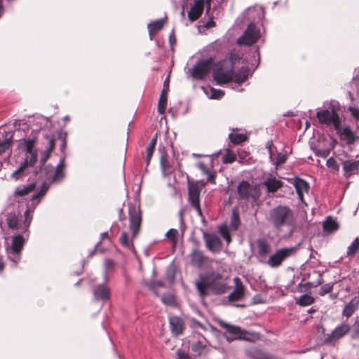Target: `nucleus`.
<instances>
[{
    "mask_svg": "<svg viewBox=\"0 0 359 359\" xmlns=\"http://www.w3.org/2000/svg\"><path fill=\"white\" fill-rule=\"evenodd\" d=\"M287 158L286 154L278 153L276 156V164L277 165H282L285 163Z\"/></svg>",
    "mask_w": 359,
    "mask_h": 359,
    "instance_id": "52",
    "label": "nucleus"
},
{
    "mask_svg": "<svg viewBox=\"0 0 359 359\" xmlns=\"http://www.w3.org/2000/svg\"><path fill=\"white\" fill-rule=\"evenodd\" d=\"M258 252L260 255H266L269 253L271 247L265 240L257 241Z\"/></svg>",
    "mask_w": 359,
    "mask_h": 359,
    "instance_id": "36",
    "label": "nucleus"
},
{
    "mask_svg": "<svg viewBox=\"0 0 359 359\" xmlns=\"http://www.w3.org/2000/svg\"><path fill=\"white\" fill-rule=\"evenodd\" d=\"M48 189V184L46 182H43L41 185L39 192L34 194L32 196L31 201L32 202H34L36 201V204H38L39 203L40 199L46 195Z\"/></svg>",
    "mask_w": 359,
    "mask_h": 359,
    "instance_id": "39",
    "label": "nucleus"
},
{
    "mask_svg": "<svg viewBox=\"0 0 359 359\" xmlns=\"http://www.w3.org/2000/svg\"><path fill=\"white\" fill-rule=\"evenodd\" d=\"M235 287L232 292L228 296V300L231 302H238L243 299L245 297V286L241 280L238 277L233 279Z\"/></svg>",
    "mask_w": 359,
    "mask_h": 359,
    "instance_id": "15",
    "label": "nucleus"
},
{
    "mask_svg": "<svg viewBox=\"0 0 359 359\" xmlns=\"http://www.w3.org/2000/svg\"><path fill=\"white\" fill-rule=\"evenodd\" d=\"M129 228L132 233V240L135 239L139 234L142 222V215L140 208L130 205L128 209Z\"/></svg>",
    "mask_w": 359,
    "mask_h": 359,
    "instance_id": "6",
    "label": "nucleus"
},
{
    "mask_svg": "<svg viewBox=\"0 0 359 359\" xmlns=\"http://www.w3.org/2000/svg\"><path fill=\"white\" fill-rule=\"evenodd\" d=\"M344 175L348 179L351 175L357 173L359 170V159L358 160H347L343 162Z\"/></svg>",
    "mask_w": 359,
    "mask_h": 359,
    "instance_id": "23",
    "label": "nucleus"
},
{
    "mask_svg": "<svg viewBox=\"0 0 359 359\" xmlns=\"http://www.w3.org/2000/svg\"><path fill=\"white\" fill-rule=\"evenodd\" d=\"M46 138L48 140V147H47L46 150L48 151V152H52L55 148V138L49 135H46Z\"/></svg>",
    "mask_w": 359,
    "mask_h": 359,
    "instance_id": "53",
    "label": "nucleus"
},
{
    "mask_svg": "<svg viewBox=\"0 0 359 359\" xmlns=\"http://www.w3.org/2000/svg\"><path fill=\"white\" fill-rule=\"evenodd\" d=\"M329 154L328 151H318V155L321 156L323 157H326Z\"/></svg>",
    "mask_w": 359,
    "mask_h": 359,
    "instance_id": "63",
    "label": "nucleus"
},
{
    "mask_svg": "<svg viewBox=\"0 0 359 359\" xmlns=\"http://www.w3.org/2000/svg\"><path fill=\"white\" fill-rule=\"evenodd\" d=\"M6 222L10 229H18L19 219L18 217L15 215V214H10L7 217Z\"/></svg>",
    "mask_w": 359,
    "mask_h": 359,
    "instance_id": "44",
    "label": "nucleus"
},
{
    "mask_svg": "<svg viewBox=\"0 0 359 359\" xmlns=\"http://www.w3.org/2000/svg\"><path fill=\"white\" fill-rule=\"evenodd\" d=\"M204 0H196L194 1L188 13V18L190 21H196L201 17L204 9Z\"/></svg>",
    "mask_w": 359,
    "mask_h": 359,
    "instance_id": "20",
    "label": "nucleus"
},
{
    "mask_svg": "<svg viewBox=\"0 0 359 359\" xmlns=\"http://www.w3.org/2000/svg\"><path fill=\"white\" fill-rule=\"evenodd\" d=\"M341 135H343L348 144H353L355 141V136L348 127L343 129Z\"/></svg>",
    "mask_w": 359,
    "mask_h": 359,
    "instance_id": "41",
    "label": "nucleus"
},
{
    "mask_svg": "<svg viewBox=\"0 0 359 359\" xmlns=\"http://www.w3.org/2000/svg\"><path fill=\"white\" fill-rule=\"evenodd\" d=\"M65 166V159L63 158L60 161L59 164L57 165V166L56 168V170L53 176V179H52L53 182H56L57 180H62L64 178V177H65V172H64Z\"/></svg>",
    "mask_w": 359,
    "mask_h": 359,
    "instance_id": "31",
    "label": "nucleus"
},
{
    "mask_svg": "<svg viewBox=\"0 0 359 359\" xmlns=\"http://www.w3.org/2000/svg\"><path fill=\"white\" fill-rule=\"evenodd\" d=\"M326 165L329 168H332L335 171H338L339 169V164L333 157H331L327 159Z\"/></svg>",
    "mask_w": 359,
    "mask_h": 359,
    "instance_id": "48",
    "label": "nucleus"
},
{
    "mask_svg": "<svg viewBox=\"0 0 359 359\" xmlns=\"http://www.w3.org/2000/svg\"><path fill=\"white\" fill-rule=\"evenodd\" d=\"M236 159V154L230 149H226V153L222 158V161L224 164L232 163Z\"/></svg>",
    "mask_w": 359,
    "mask_h": 359,
    "instance_id": "43",
    "label": "nucleus"
},
{
    "mask_svg": "<svg viewBox=\"0 0 359 359\" xmlns=\"http://www.w3.org/2000/svg\"><path fill=\"white\" fill-rule=\"evenodd\" d=\"M197 167L204 175H206L210 172L207 165L203 162H201V161L198 162L197 163Z\"/></svg>",
    "mask_w": 359,
    "mask_h": 359,
    "instance_id": "56",
    "label": "nucleus"
},
{
    "mask_svg": "<svg viewBox=\"0 0 359 359\" xmlns=\"http://www.w3.org/2000/svg\"><path fill=\"white\" fill-rule=\"evenodd\" d=\"M161 165L163 170H167L169 168V162L167 160L166 156H161Z\"/></svg>",
    "mask_w": 359,
    "mask_h": 359,
    "instance_id": "57",
    "label": "nucleus"
},
{
    "mask_svg": "<svg viewBox=\"0 0 359 359\" xmlns=\"http://www.w3.org/2000/svg\"><path fill=\"white\" fill-rule=\"evenodd\" d=\"M353 337H359V320L354 324V330L353 332Z\"/></svg>",
    "mask_w": 359,
    "mask_h": 359,
    "instance_id": "61",
    "label": "nucleus"
},
{
    "mask_svg": "<svg viewBox=\"0 0 359 359\" xmlns=\"http://www.w3.org/2000/svg\"><path fill=\"white\" fill-rule=\"evenodd\" d=\"M12 144V136L4 141H0V156L4 154H7L8 156H10L11 154Z\"/></svg>",
    "mask_w": 359,
    "mask_h": 359,
    "instance_id": "29",
    "label": "nucleus"
},
{
    "mask_svg": "<svg viewBox=\"0 0 359 359\" xmlns=\"http://www.w3.org/2000/svg\"><path fill=\"white\" fill-rule=\"evenodd\" d=\"M177 359H191V358L190 357V355L188 353H186L182 351L181 350H178L177 351Z\"/></svg>",
    "mask_w": 359,
    "mask_h": 359,
    "instance_id": "60",
    "label": "nucleus"
},
{
    "mask_svg": "<svg viewBox=\"0 0 359 359\" xmlns=\"http://www.w3.org/2000/svg\"><path fill=\"white\" fill-rule=\"evenodd\" d=\"M293 185L295 188L298 198L301 202H304V194H308L310 189L309 184L304 180L296 177Z\"/></svg>",
    "mask_w": 359,
    "mask_h": 359,
    "instance_id": "19",
    "label": "nucleus"
},
{
    "mask_svg": "<svg viewBox=\"0 0 359 359\" xmlns=\"http://www.w3.org/2000/svg\"><path fill=\"white\" fill-rule=\"evenodd\" d=\"M359 306V297L353 298L348 304H347L342 312L344 316L350 318L353 313L358 309Z\"/></svg>",
    "mask_w": 359,
    "mask_h": 359,
    "instance_id": "26",
    "label": "nucleus"
},
{
    "mask_svg": "<svg viewBox=\"0 0 359 359\" xmlns=\"http://www.w3.org/2000/svg\"><path fill=\"white\" fill-rule=\"evenodd\" d=\"M223 327L226 329L228 333L233 335L235 339H248L246 337L247 332L242 330L241 327L228 324H224Z\"/></svg>",
    "mask_w": 359,
    "mask_h": 359,
    "instance_id": "24",
    "label": "nucleus"
},
{
    "mask_svg": "<svg viewBox=\"0 0 359 359\" xmlns=\"http://www.w3.org/2000/svg\"><path fill=\"white\" fill-rule=\"evenodd\" d=\"M94 299L96 301L105 302L111 297V289L105 283L96 285L93 290Z\"/></svg>",
    "mask_w": 359,
    "mask_h": 359,
    "instance_id": "16",
    "label": "nucleus"
},
{
    "mask_svg": "<svg viewBox=\"0 0 359 359\" xmlns=\"http://www.w3.org/2000/svg\"><path fill=\"white\" fill-rule=\"evenodd\" d=\"M25 243V239L20 234L13 237L11 243V253L14 256L11 259L15 263L16 266L20 259V254Z\"/></svg>",
    "mask_w": 359,
    "mask_h": 359,
    "instance_id": "11",
    "label": "nucleus"
},
{
    "mask_svg": "<svg viewBox=\"0 0 359 359\" xmlns=\"http://www.w3.org/2000/svg\"><path fill=\"white\" fill-rule=\"evenodd\" d=\"M252 359H276L271 355L263 353L259 351H256L250 354Z\"/></svg>",
    "mask_w": 359,
    "mask_h": 359,
    "instance_id": "45",
    "label": "nucleus"
},
{
    "mask_svg": "<svg viewBox=\"0 0 359 359\" xmlns=\"http://www.w3.org/2000/svg\"><path fill=\"white\" fill-rule=\"evenodd\" d=\"M315 302V298L308 294H302L296 300V304L301 306H307Z\"/></svg>",
    "mask_w": 359,
    "mask_h": 359,
    "instance_id": "32",
    "label": "nucleus"
},
{
    "mask_svg": "<svg viewBox=\"0 0 359 359\" xmlns=\"http://www.w3.org/2000/svg\"><path fill=\"white\" fill-rule=\"evenodd\" d=\"M239 60L238 53H231L228 57L214 64L212 77L217 85L223 86L232 81L234 65Z\"/></svg>",
    "mask_w": 359,
    "mask_h": 359,
    "instance_id": "2",
    "label": "nucleus"
},
{
    "mask_svg": "<svg viewBox=\"0 0 359 359\" xmlns=\"http://www.w3.org/2000/svg\"><path fill=\"white\" fill-rule=\"evenodd\" d=\"M295 252L296 249L293 247L279 249L269 257L267 264L273 268L278 267Z\"/></svg>",
    "mask_w": 359,
    "mask_h": 359,
    "instance_id": "9",
    "label": "nucleus"
},
{
    "mask_svg": "<svg viewBox=\"0 0 359 359\" xmlns=\"http://www.w3.org/2000/svg\"><path fill=\"white\" fill-rule=\"evenodd\" d=\"M359 250V238H355L351 245L348 247L346 255L347 257H353Z\"/></svg>",
    "mask_w": 359,
    "mask_h": 359,
    "instance_id": "35",
    "label": "nucleus"
},
{
    "mask_svg": "<svg viewBox=\"0 0 359 359\" xmlns=\"http://www.w3.org/2000/svg\"><path fill=\"white\" fill-rule=\"evenodd\" d=\"M200 193L201 190L198 182H189L188 194L189 201L191 206L196 210L200 217H203L202 210L200 205Z\"/></svg>",
    "mask_w": 359,
    "mask_h": 359,
    "instance_id": "10",
    "label": "nucleus"
},
{
    "mask_svg": "<svg viewBox=\"0 0 359 359\" xmlns=\"http://www.w3.org/2000/svg\"><path fill=\"white\" fill-rule=\"evenodd\" d=\"M333 289V285L330 283L325 284L323 285L319 291V294L320 296H324L326 294H328L332 292Z\"/></svg>",
    "mask_w": 359,
    "mask_h": 359,
    "instance_id": "47",
    "label": "nucleus"
},
{
    "mask_svg": "<svg viewBox=\"0 0 359 359\" xmlns=\"http://www.w3.org/2000/svg\"><path fill=\"white\" fill-rule=\"evenodd\" d=\"M229 138L233 144H240L247 140V136L242 133H230Z\"/></svg>",
    "mask_w": 359,
    "mask_h": 359,
    "instance_id": "34",
    "label": "nucleus"
},
{
    "mask_svg": "<svg viewBox=\"0 0 359 359\" xmlns=\"http://www.w3.org/2000/svg\"><path fill=\"white\" fill-rule=\"evenodd\" d=\"M51 153L52 152H48V151L47 150L45 151L44 154H43L40 160V164L42 166L46 163L47 160L49 158Z\"/></svg>",
    "mask_w": 359,
    "mask_h": 359,
    "instance_id": "59",
    "label": "nucleus"
},
{
    "mask_svg": "<svg viewBox=\"0 0 359 359\" xmlns=\"http://www.w3.org/2000/svg\"><path fill=\"white\" fill-rule=\"evenodd\" d=\"M206 175L208 176V178H207L208 182H210L212 184H216V173L215 172H209L208 174H206Z\"/></svg>",
    "mask_w": 359,
    "mask_h": 359,
    "instance_id": "58",
    "label": "nucleus"
},
{
    "mask_svg": "<svg viewBox=\"0 0 359 359\" xmlns=\"http://www.w3.org/2000/svg\"><path fill=\"white\" fill-rule=\"evenodd\" d=\"M34 144H35L34 139L24 140L25 150L26 153L37 152V151L34 149Z\"/></svg>",
    "mask_w": 359,
    "mask_h": 359,
    "instance_id": "46",
    "label": "nucleus"
},
{
    "mask_svg": "<svg viewBox=\"0 0 359 359\" xmlns=\"http://www.w3.org/2000/svg\"><path fill=\"white\" fill-rule=\"evenodd\" d=\"M195 285L202 298L208 295V290L214 294L219 295L226 293L230 288L222 276L215 273L200 275Z\"/></svg>",
    "mask_w": 359,
    "mask_h": 359,
    "instance_id": "1",
    "label": "nucleus"
},
{
    "mask_svg": "<svg viewBox=\"0 0 359 359\" xmlns=\"http://www.w3.org/2000/svg\"><path fill=\"white\" fill-rule=\"evenodd\" d=\"M170 325L172 332L175 336L182 334L183 322L180 318L177 316L171 317L170 318Z\"/></svg>",
    "mask_w": 359,
    "mask_h": 359,
    "instance_id": "25",
    "label": "nucleus"
},
{
    "mask_svg": "<svg viewBox=\"0 0 359 359\" xmlns=\"http://www.w3.org/2000/svg\"><path fill=\"white\" fill-rule=\"evenodd\" d=\"M170 78L168 76L163 82V88L161 90L158 103V112L163 114L165 111L168 101V93L169 90Z\"/></svg>",
    "mask_w": 359,
    "mask_h": 359,
    "instance_id": "17",
    "label": "nucleus"
},
{
    "mask_svg": "<svg viewBox=\"0 0 359 359\" xmlns=\"http://www.w3.org/2000/svg\"><path fill=\"white\" fill-rule=\"evenodd\" d=\"M120 243L125 248L129 249V250H134L135 247L132 241H129V237L128 233L126 231H123L121 234L120 238Z\"/></svg>",
    "mask_w": 359,
    "mask_h": 359,
    "instance_id": "38",
    "label": "nucleus"
},
{
    "mask_svg": "<svg viewBox=\"0 0 359 359\" xmlns=\"http://www.w3.org/2000/svg\"><path fill=\"white\" fill-rule=\"evenodd\" d=\"M203 237L208 250L219 252L221 250L222 242L217 235L203 231Z\"/></svg>",
    "mask_w": 359,
    "mask_h": 359,
    "instance_id": "13",
    "label": "nucleus"
},
{
    "mask_svg": "<svg viewBox=\"0 0 359 359\" xmlns=\"http://www.w3.org/2000/svg\"><path fill=\"white\" fill-rule=\"evenodd\" d=\"M38 153H26L24 161L20 167L11 174V177L19 180L29 173V168L33 167L37 161Z\"/></svg>",
    "mask_w": 359,
    "mask_h": 359,
    "instance_id": "5",
    "label": "nucleus"
},
{
    "mask_svg": "<svg viewBox=\"0 0 359 359\" xmlns=\"http://www.w3.org/2000/svg\"><path fill=\"white\" fill-rule=\"evenodd\" d=\"M165 236L172 244L173 248H175L178 240V231L175 229H170Z\"/></svg>",
    "mask_w": 359,
    "mask_h": 359,
    "instance_id": "42",
    "label": "nucleus"
},
{
    "mask_svg": "<svg viewBox=\"0 0 359 359\" xmlns=\"http://www.w3.org/2000/svg\"><path fill=\"white\" fill-rule=\"evenodd\" d=\"M215 22L212 20L211 21H209L208 22H207L205 27H208V28H210V27H215Z\"/></svg>",
    "mask_w": 359,
    "mask_h": 359,
    "instance_id": "64",
    "label": "nucleus"
},
{
    "mask_svg": "<svg viewBox=\"0 0 359 359\" xmlns=\"http://www.w3.org/2000/svg\"><path fill=\"white\" fill-rule=\"evenodd\" d=\"M24 216H25V221H24V223H25V225L26 226V228L27 229H28L31 222H32V217L30 215V210L29 209H27L25 213H24Z\"/></svg>",
    "mask_w": 359,
    "mask_h": 359,
    "instance_id": "55",
    "label": "nucleus"
},
{
    "mask_svg": "<svg viewBox=\"0 0 359 359\" xmlns=\"http://www.w3.org/2000/svg\"><path fill=\"white\" fill-rule=\"evenodd\" d=\"M237 192L242 199H248L251 197L254 200H256L259 196L256 192V189H253L250 183L245 180L238 184Z\"/></svg>",
    "mask_w": 359,
    "mask_h": 359,
    "instance_id": "12",
    "label": "nucleus"
},
{
    "mask_svg": "<svg viewBox=\"0 0 359 359\" xmlns=\"http://www.w3.org/2000/svg\"><path fill=\"white\" fill-rule=\"evenodd\" d=\"M36 188V182H32L26 186L18 187L13 193L15 197H24L29 194Z\"/></svg>",
    "mask_w": 359,
    "mask_h": 359,
    "instance_id": "27",
    "label": "nucleus"
},
{
    "mask_svg": "<svg viewBox=\"0 0 359 359\" xmlns=\"http://www.w3.org/2000/svg\"><path fill=\"white\" fill-rule=\"evenodd\" d=\"M165 22V20L164 19H159L148 25V29L151 39H152L154 34H156L163 28Z\"/></svg>",
    "mask_w": 359,
    "mask_h": 359,
    "instance_id": "28",
    "label": "nucleus"
},
{
    "mask_svg": "<svg viewBox=\"0 0 359 359\" xmlns=\"http://www.w3.org/2000/svg\"><path fill=\"white\" fill-rule=\"evenodd\" d=\"M268 194H274L283 186V182L275 177L270 175L263 182Z\"/></svg>",
    "mask_w": 359,
    "mask_h": 359,
    "instance_id": "21",
    "label": "nucleus"
},
{
    "mask_svg": "<svg viewBox=\"0 0 359 359\" xmlns=\"http://www.w3.org/2000/svg\"><path fill=\"white\" fill-rule=\"evenodd\" d=\"M208 341L205 338L199 334V338L197 341L191 344V351L197 355L200 356L204 353H208Z\"/></svg>",
    "mask_w": 359,
    "mask_h": 359,
    "instance_id": "22",
    "label": "nucleus"
},
{
    "mask_svg": "<svg viewBox=\"0 0 359 359\" xmlns=\"http://www.w3.org/2000/svg\"><path fill=\"white\" fill-rule=\"evenodd\" d=\"M219 233L228 243L231 242V236L226 226L221 227L219 229Z\"/></svg>",
    "mask_w": 359,
    "mask_h": 359,
    "instance_id": "50",
    "label": "nucleus"
},
{
    "mask_svg": "<svg viewBox=\"0 0 359 359\" xmlns=\"http://www.w3.org/2000/svg\"><path fill=\"white\" fill-rule=\"evenodd\" d=\"M268 221L278 231L283 226L292 228L294 224V212L289 206L279 205L269 211Z\"/></svg>",
    "mask_w": 359,
    "mask_h": 359,
    "instance_id": "3",
    "label": "nucleus"
},
{
    "mask_svg": "<svg viewBox=\"0 0 359 359\" xmlns=\"http://www.w3.org/2000/svg\"><path fill=\"white\" fill-rule=\"evenodd\" d=\"M350 330L349 325L346 323L337 326L324 340L325 344H332L345 336Z\"/></svg>",
    "mask_w": 359,
    "mask_h": 359,
    "instance_id": "14",
    "label": "nucleus"
},
{
    "mask_svg": "<svg viewBox=\"0 0 359 359\" xmlns=\"http://www.w3.org/2000/svg\"><path fill=\"white\" fill-rule=\"evenodd\" d=\"M163 300L165 303H168L169 304H171L173 302V298L172 297L168 298L167 299L166 298L163 297Z\"/></svg>",
    "mask_w": 359,
    "mask_h": 359,
    "instance_id": "62",
    "label": "nucleus"
},
{
    "mask_svg": "<svg viewBox=\"0 0 359 359\" xmlns=\"http://www.w3.org/2000/svg\"><path fill=\"white\" fill-rule=\"evenodd\" d=\"M248 79V73L246 71L240 70L235 73L233 71V76L232 81L238 84L244 83Z\"/></svg>",
    "mask_w": 359,
    "mask_h": 359,
    "instance_id": "37",
    "label": "nucleus"
},
{
    "mask_svg": "<svg viewBox=\"0 0 359 359\" xmlns=\"http://www.w3.org/2000/svg\"><path fill=\"white\" fill-rule=\"evenodd\" d=\"M338 228L339 225L337 222L330 217H327L326 221L323 223V229L325 231L332 232L337 230Z\"/></svg>",
    "mask_w": 359,
    "mask_h": 359,
    "instance_id": "33",
    "label": "nucleus"
},
{
    "mask_svg": "<svg viewBox=\"0 0 359 359\" xmlns=\"http://www.w3.org/2000/svg\"><path fill=\"white\" fill-rule=\"evenodd\" d=\"M316 117L320 123L327 126L332 124L337 130L340 129L341 120L339 114L334 110L332 111L327 109L318 111Z\"/></svg>",
    "mask_w": 359,
    "mask_h": 359,
    "instance_id": "8",
    "label": "nucleus"
},
{
    "mask_svg": "<svg viewBox=\"0 0 359 359\" xmlns=\"http://www.w3.org/2000/svg\"><path fill=\"white\" fill-rule=\"evenodd\" d=\"M157 142V134H155V135L151 139V142H149V145L147 147L146 153V162L147 164L149 165L151 161V158L153 156L156 145Z\"/></svg>",
    "mask_w": 359,
    "mask_h": 359,
    "instance_id": "30",
    "label": "nucleus"
},
{
    "mask_svg": "<svg viewBox=\"0 0 359 359\" xmlns=\"http://www.w3.org/2000/svg\"><path fill=\"white\" fill-rule=\"evenodd\" d=\"M189 258L191 264L199 269L208 260V257L204 255L203 252L197 248L192 250L189 254Z\"/></svg>",
    "mask_w": 359,
    "mask_h": 359,
    "instance_id": "18",
    "label": "nucleus"
},
{
    "mask_svg": "<svg viewBox=\"0 0 359 359\" xmlns=\"http://www.w3.org/2000/svg\"><path fill=\"white\" fill-rule=\"evenodd\" d=\"M213 62L212 57L197 61L191 70V76L196 80L203 79L209 74Z\"/></svg>",
    "mask_w": 359,
    "mask_h": 359,
    "instance_id": "4",
    "label": "nucleus"
},
{
    "mask_svg": "<svg viewBox=\"0 0 359 359\" xmlns=\"http://www.w3.org/2000/svg\"><path fill=\"white\" fill-rule=\"evenodd\" d=\"M323 283V279L320 274H318V278L316 282H308L306 283V286L309 288L316 287Z\"/></svg>",
    "mask_w": 359,
    "mask_h": 359,
    "instance_id": "51",
    "label": "nucleus"
},
{
    "mask_svg": "<svg viewBox=\"0 0 359 359\" xmlns=\"http://www.w3.org/2000/svg\"><path fill=\"white\" fill-rule=\"evenodd\" d=\"M240 225V217L239 213L237 210H233L232 211L231 222H230V228L232 230H236Z\"/></svg>",
    "mask_w": 359,
    "mask_h": 359,
    "instance_id": "40",
    "label": "nucleus"
},
{
    "mask_svg": "<svg viewBox=\"0 0 359 359\" xmlns=\"http://www.w3.org/2000/svg\"><path fill=\"white\" fill-rule=\"evenodd\" d=\"M348 111L351 112L353 117L359 121V109L355 107H350L348 108ZM358 129L359 130V124L357 126Z\"/></svg>",
    "mask_w": 359,
    "mask_h": 359,
    "instance_id": "54",
    "label": "nucleus"
},
{
    "mask_svg": "<svg viewBox=\"0 0 359 359\" xmlns=\"http://www.w3.org/2000/svg\"><path fill=\"white\" fill-rule=\"evenodd\" d=\"M224 95V91L220 89L211 88V98L219 99Z\"/></svg>",
    "mask_w": 359,
    "mask_h": 359,
    "instance_id": "49",
    "label": "nucleus"
},
{
    "mask_svg": "<svg viewBox=\"0 0 359 359\" xmlns=\"http://www.w3.org/2000/svg\"><path fill=\"white\" fill-rule=\"evenodd\" d=\"M259 37V31L255 25L250 23L243 34L237 39V43L240 46H250L256 43Z\"/></svg>",
    "mask_w": 359,
    "mask_h": 359,
    "instance_id": "7",
    "label": "nucleus"
}]
</instances>
